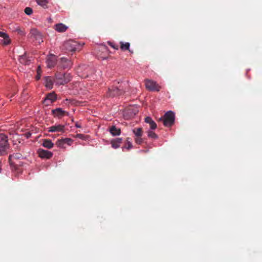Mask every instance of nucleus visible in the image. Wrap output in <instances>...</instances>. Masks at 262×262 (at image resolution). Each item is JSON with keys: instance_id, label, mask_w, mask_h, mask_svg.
I'll return each mask as SVG.
<instances>
[{"instance_id": "f257e3e1", "label": "nucleus", "mask_w": 262, "mask_h": 262, "mask_svg": "<svg viewBox=\"0 0 262 262\" xmlns=\"http://www.w3.org/2000/svg\"><path fill=\"white\" fill-rule=\"evenodd\" d=\"M125 84L124 83L120 84L118 83V85L113 86L109 88L107 96L115 97L122 95L124 92V85Z\"/></svg>"}, {"instance_id": "f03ea898", "label": "nucleus", "mask_w": 262, "mask_h": 262, "mask_svg": "<svg viewBox=\"0 0 262 262\" xmlns=\"http://www.w3.org/2000/svg\"><path fill=\"white\" fill-rule=\"evenodd\" d=\"M29 37L36 43L40 44L43 42L42 34L36 29L32 28L30 30Z\"/></svg>"}, {"instance_id": "7ed1b4c3", "label": "nucleus", "mask_w": 262, "mask_h": 262, "mask_svg": "<svg viewBox=\"0 0 262 262\" xmlns=\"http://www.w3.org/2000/svg\"><path fill=\"white\" fill-rule=\"evenodd\" d=\"M9 148L8 138L4 134H0V156L6 154Z\"/></svg>"}, {"instance_id": "20e7f679", "label": "nucleus", "mask_w": 262, "mask_h": 262, "mask_svg": "<svg viewBox=\"0 0 262 262\" xmlns=\"http://www.w3.org/2000/svg\"><path fill=\"white\" fill-rule=\"evenodd\" d=\"M55 77L57 83L60 85H64L71 80L70 75L66 73H57Z\"/></svg>"}, {"instance_id": "39448f33", "label": "nucleus", "mask_w": 262, "mask_h": 262, "mask_svg": "<svg viewBox=\"0 0 262 262\" xmlns=\"http://www.w3.org/2000/svg\"><path fill=\"white\" fill-rule=\"evenodd\" d=\"M77 47L76 42L72 40H69L65 41L61 49L63 50L68 52H74L76 50Z\"/></svg>"}, {"instance_id": "423d86ee", "label": "nucleus", "mask_w": 262, "mask_h": 262, "mask_svg": "<svg viewBox=\"0 0 262 262\" xmlns=\"http://www.w3.org/2000/svg\"><path fill=\"white\" fill-rule=\"evenodd\" d=\"M145 86L150 91L158 92L161 89V86L156 82L149 79L145 80Z\"/></svg>"}, {"instance_id": "0eeeda50", "label": "nucleus", "mask_w": 262, "mask_h": 262, "mask_svg": "<svg viewBox=\"0 0 262 262\" xmlns=\"http://www.w3.org/2000/svg\"><path fill=\"white\" fill-rule=\"evenodd\" d=\"M159 119L163 121L164 126L169 127L174 123V116H162Z\"/></svg>"}, {"instance_id": "6e6552de", "label": "nucleus", "mask_w": 262, "mask_h": 262, "mask_svg": "<svg viewBox=\"0 0 262 262\" xmlns=\"http://www.w3.org/2000/svg\"><path fill=\"white\" fill-rule=\"evenodd\" d=\"M138 113L139 109L137 105H129L125 108L123 115H137Z\"/></svg>"}, {"instance_id": "1a4fd4ad", "label": "nucleus", "mask_w": 262, "mask_h": 262, "mask_svg": "<svg viewBox=\"0 0 262 262\" xmlns=\"http://www.w3.org/2000/svg\"><path fill=\"white\" fill-rule=\"evenodd\" d=\"M38 155L41 158L50 159L53 156L52 152L48 150L40 149L38 150Z\"/></svg>"}, {"instance_id": "9d476101", "label": "nucleus", "mask_w": 262, "mask_h": 262, "mask_svg": "<svg viewBox=\"0 0 262 262\" xmlns=\"http://www.w3.org/2000/svg\"><path fill=\"white\" fill-rule=\"evenodd\" d=\"M56 58L55 55H51L47 59V64L49 68H53L56 63Z\"/></svg>"}, {"instance_id": "9b49d317", "label": "nucleus", "mask_w": 262, "mask_h": 262, "mask_svg": "<svg viewBox=\"0 0 262 262\" xmlns=\"http://www.w3.org/2000/svg\"><path fill=\"white\" fill-rule=\"evenodd\" d=\"M72 141L71 139H70L69 138H65V139H62L61 140H58L56 142V144L58 147L64 148L65 144L71 145V143H72Z\"/></svg>"}, {"instance_id": "f8f14e48", "label": "nucleus", "mask_w": 262, "mask_h": 262, "mask_svg": "<svg viewBox=\"0 0 262 262\" xmlns=\"http://www.w3.org/2000/svg\"><path fill=\"white\" fill-rule=\"evenodd\" d=\"M71 61L65 57H62L60 59L59 62V66L63 69H68L71 67Z\"/></svg>"}, {"instance_id": "ddd939ff", "label": "nucleus", "mask_w": 262, "mask_h": 262, "mask_svg": "<svg viewBox=\"0 0 262 262\" xmlns=\"http://www.w3.org/2000/svg\"><path fill=\"white\" fill-rule=\"evenodd\" d=\"M54 28L58 32H64L68 29V27L62 23H59L56 24Z\"/></svg>"}, {"instance_id": "4468645a", "label": "nucleus", "mask_w": 262, "mask_h": 262, "mask_svg": "<svg viewBox=\"0 0 262 262\" xmlns=\"http://www.w3.org/2000/svg\"><path fill=\"white\" fill-rule=\"evenodd\" d=\"M45 84L46 87L49 89H52L53 85V80L52 77L46 76L45 77Z\"/></svg>"}, {"instance_id": "2eb2a0df", "label": "nucleus", "mask_w": 262, "mask_h": 262, "mask_svg": "<svg viewBox=\"0 0 262 262\" xmlns=\"http://www.w3.org/2000/svg\"><path fill=\"white\" fill-rule=\"evenodd\" d=\"M64 126L59 124L57 125H53L49 128V132H62L63 130Z\"/></svg>"}, {"instance_id": "dca6fc26", "label": "nucleus", "mask_w": 262, "mask_h": 262, "mask_svg": "<svg viewBox=\"0 0 262 262\" xmlns=\"http://www.w3.org/2000/svg\"><path fill=\"white\" fill-rule=\"evenodd\" d=\"M145 122L149 124L150 128L151 129H155L157 127L156 123L152 120V119L150 117L148 116L146 118H145Z\"/></svg>"}, {"instance_id": "f3484780", "label": "nucleus", "mask_w": 262, "mask_h": 262, "mask_svg": "<svg viewBox=\"0 0 262 262\" xmlns=\"http://www.w3.org/2000/svg\"><path fill=\"white\" fill-rule=\"evenodd\" d=\"M19 61L23 64L27 65L30 63V60L28 58L26 54H25L19 56Z\"/></svg>"}, {"instance_id": "a211bd4d", "label": "nucleus", "mask_w": 262, "mask_h": 262, "mask_svg": "<svg viewBox=\"0 0 262 262\" xmlns=\"http://www.w3.org/2000/svg\"><path fill=\"white\" fill-rule=\"evenodd\" d=\"M122 142L121 138H117L115 140H113L111 141L112 146L116 149L120 146V144Z\"/></svg>"}, {"instance_id": "6ab92c4d", "label": "nucleus", "mask_w": 262, "mask_h": 262, "mask_svg": "<svg viewBox=\"0 0 262 262\" xmlns=\"http://www.w3.org/2000/svg\"><path fill=\"white\" fill-rule=\"evenodd\" d=\"M42 145L48 149H51L53 147L54 144L49 139L44 140Z\"/></svg>"}, {"instance_id": "aec40b11", "label": "nucleus", "mask_w": 262, "mask_h": 262, "mask_svg": "<svg viewBox=\"0 0 262 262\" xmlns=\"http://www.w3.org/2000/svg\"><path fill=\"white\" fill-rule=\"evenodd\" d=\"M51 111L53 115H64L66 113L68 114V113H66L65 111H63L60 108L52 109Z\"/></svg>"}, {"instance_id": "412c9836", "label": "nucleus", "mask_w": 262, "mask_h": 262, "mask_svg": "<svg viewBox=\"0 0 262 262\" xmlns=\"http://www.w3.org/2000/svg\"><path fill=\"white\" fill-rule=\"evenodd\" d=\"M110 133L113 136L119 135L121 133L120 129L116 128L115 126H113L110 128Z\"/></svg>"}, {"instance_id": "4be33fe9", "label": "nucleus", "mask_w": 262, "mask_h": 262, "mask_svg": "<svg viewBox=\"0 0 262 262\" xmlns=\"http://www.w3.org/2000/svg\"><path fill=\"white\" fill-rule=\"evenodd\" d=\"M46 97L49 100H51V101H52V102L55 101L57 98L56 95L54 92H52L48 94Z\"/></svg>"}, {"instance_id": "5701e85b", "label": "nucleus", "mask_w": 262, "mask_h": 262, "mask_svg": "<svg viewBox=\"0 0 262 262\" xmlns=\"http://www.w3.org/2000/svg\"><path fill=\"white\" fill-rule=\"evenodd\" d=\"M133 133L136 137L142 136L143 135V130L141 127L135 128L133 129Z\"/></svg>"}, {"instance_id": "b1692460", "label": "nucleus", "mask_w": 262, "mask_h": 262, "mask_svg": "<svg viewBox=\"0 0 262 262\" xmlns=\"http://www.w3.org/2000/svg\"><path fill=\"white\" fill-rule=\"evenodd\" d=\"M130 44L129 42L124 43L120 42V48L122 50H128L129 48Z\"/></svg>"}, {"instance_id": "393cba45", "label": "nucleus", "mask_w": 262, "mask_h": 262, "mask_svg": "<svg viewBox=\"0 0 262 262\" xmlns=\"http://www.w3.org/2000/svg\"><path fill=\"white\" fill-rule=\"evenodd\" d=\"M38 5L45 8L48 3V0H36Z\"/></svg>"}, {"instance_id": "a878e982", "label": "nucleus", "mask_w": 262, "mask_h": 262, "mask_svg": "<svg viewBox=\"0 0 262 262\" xmlns=\"http://www.w3.org/2000/svg\"><path fill=\"white\" fill-rule=\"evenodd\" d=\"M147 135H148V137L152 138V139H157L158 137L157 135L155 132H154L151 130H148L147 132Z\"/></svg>"}, {"instance_id": "bb28decb", "label": "nucleus", "mask_w": 262, "mask_h": 262, "mask_svg": "<svg viewBox=\"0 0 262 262\" xmlns=\"http://www.w3.org/2000/svg\"><path fill=\"white\" fill-rule=\"evenodd\" d=\"M21 155L20 154H18V153H16V154H14L12 155H10L9 156V160H12L13 159H20L21 157Z\"/></svg>"}, {"instance_id": "cd10ccee", "label": "nucleus", "mask_w": 262, "mask_h": 262, "mask_svg": "<svg viewBox=\"0 0 262 262\" xmlns=\"http://www.w3.org/2000/svg\"><path fill=\"white\" fill-rule=\"evenodd\" d=\"M4 41L3 43L5 45H8L10 43V39L9 38V36L6 34V36L3 37Z\"/></svg>"}, {"instance_id": "c85d7f7f", "label": "nucleus", "mask_w": 262, "mask_h": 262, "mask_svg": "<svg viewBox=\"0 0 262 262\" xmlns=\"http://www.w3.org/2000/svg\"><path fill=\"white\" fill-rule=\"evenodd\" d=\"M142 136L136 137L135 138V142L138 144H141L143 142V140L141 138Z\"/></svg>"}, {"instance_id": "c756f323", "label": "nucleus", "mask_w": 262, "mask_h": 262, "mask_svg": "<svg viewBox=\"0 0 262 262\" xmlns=\"http://www.w3.org/2000/svg\"><path fill=\"white\" fill-rule=\"evenodd\" d=\"M53 102L51 101V100L47 99L46 97L44 99V100L42 101V103L45 106H48L50 105Z\"/></svg>"}, {"instance_id": "7c9ffc66", "label": "nucleus", "mask_w": 262, "mask_h": 262, "mask_svg": "<svg viewBox=\"0 0 262 262\" xmlns=\"http://www.w3.org/2000/svg\"><path fill=\"white\" fill-rule=\"evenodd\" d=\"M25 12L26 14L29 15L32 13L33 11L30 7H26L25 9Z\"/></svg>"}, {"instance_id": "2f4dec72", "label": "nucleus", "mask_w": 262, "mask_h": 262, "mask_svg": "<svg viewBox=\"0 0 262 262\" xmlns=\"http://www.w3.org/2000/svg\"><path fill=\"white\" fill-rule=\"evenodd\" d=\"M108 44L113 48L118 50V46L116 45L114 42L108 41Z\"/></svg>"}, {"instance_id": "473e14b6", "label": "nucleus", "mask_w": 262, "mask_h": 262, "mask_svg": "<svg viewBox=\"0 0 262 262\" xmlns=\"http://www.w3.org/2000/svg\"><path fill=\"white\" fill-rule=\"evenodd\" d=\"M31 133L30 132H27L24 134L25 136L26 137V138L28 139L31 136Z\"/></svg>"}, {"instance_id": "72a5a7b5", "label": "nucleus", "mask_w": 262, "mask_h": 262, "mask_svg": "<svg viewBox=\"0 0 262 262\" xmlns=\"http://www.w3.org/2000/svg\"><path fill=\"white\" fill-rule=\"evenodd\" d=\"M17 31L18 32V33L21 35H25V32L24 31L20 30V29H17Z\"/></svg>"}, {"instance_id": "f704fd0d", "label": "nucleus", "mask_w": 262, "mask_h": 262, "mask_svg": "<svg viewBox=\"0 0 262 262\" xmlns=\"http://www.w3.org/2000/svg\"><path fill=\"white\" fill-rule=\"evenodd\" d=\"M87 110H88L87 108L83 107V113L91 114L90 112L87 111Z\"/></svg>"}, {"instance_id": "c9c22d12", "label": "nucleus", "mask_w": 262, "mask_h": 262, "mask_svg": "<svg viewBox=\"0 0 262 262\" xmlns=\"http://www.w3.org/2000/svg\"><path fill=\"white\" fill-rule=\"evenodd\" d=\"M164 115H174V112H173L171 111H167L166 113H165Z\"/></svg>"}, {"instance_id": "e433bc0d", "label": "nucleus", "mask_w": 262, "mask_h": 262, "mask_svg": "<svg viewBox=\"0 0 262 262\" xmlns=\"http://www.w3.org/2000/svg\"><path fill=\"white\" fill-rule=\"evenodd\" d=\"M5 36H6V33L0 31V37L3 38Z\"/></svg>"}, {"instance_id": "4c0bfd02", "label": "nucleus", "mask_w": 262, "mask_h": 262, "mask_svg": "<svg viewBox=\"0 0 262 262\" xmlns=\"http://www.w3.org/2000/svg\"><path fill=\"white\" fill-rule=\"evenodd\" d=\"M82 138H83V140H86L88 138V135L85 136V135H83Z\"/></svg>"}, {"instance_id": "58836bf2", "label": "nucleus", "mask_w": 262, "mask_h": 262, "mask_svg": "<svg viewBox=\"0 0 262 262\" xmlns=\"http://www.w3.org/2000/svg\"><path fill=\"white\" fill-rule=\"evenodd\" d=\"M132 143L130 142H128L127 148L130 149V148H132Z\"/></svg>"}, {"instance_id": "ea45409f", "label": "nucleus", "mask_w": 262, "mask_h": 262, "mask_svg": "<svg viewBox=\"0 0 262 262\" xmlns=\"http://www.w3.org/2000/svg\"><path fill=\"white\" fill-rule=\"evenodd\" d=\"M40 74H37V75L36 76V79L37 80H38L40 79Z\"/></svg>"}, {"instance_id": "a19ab883", "label": "nucleus", "mask_w": 262, "mask_h": 262, "mask_svg": "<svg viewBox=\"0 0 262 262\" xmlns=\"http://www.w3.org/2000/svg\"><path fill=\"white\" fill-rule=\"evenodd\" d=\"M40 67H38V70H37V74H40Z\"/></svg>"}, {"instance_id": "79ce46f5", "label": "nucleus", "mask_w": 262, "mask_h": 262, "mask_svg": "<svg viewBox=\"0 0 262 262\" xmlns=\"http://www.w3.org/2000/svg\"><path fill=\"white\" fill-rule=\"evenodd\" d=\"M70 102L72 104H75L76 103V101L75 100H71V101H70Z\"/></svg>"}, {"instance_id": "37998d69", "label": "nucleus", "mask_w": 262, "mask_h": 262, "mask_svg": "<svg viewBox=\"0 0 262 262\" xmlns=\"http://www.w3.org/2000/svg\"><path fill=\"white\" fill-rule=\"evenodd\" d=\"M77 136H78L80 138H82V135H81V134H77Z\"/></svg>"}, {"instance_id": "c03bdc74", "label": "nucleus", "mask_w": 262, "mask_h": 262, "mask_svg": "<svg viewBox=\"0 0 262 262\" xmlns=\"http://www.w3.org/2000/svg\"><path fill=\"white\" fill-rule=\"evenodd\" d=\"M76 126H77V127H80V125H78L77 124H76Z\"/></svg>"}, {"instance_id": "a18cd8bd", "label": "nucleus", "mask_w": 262, "mask_h": 262, "mask_svg": "<svg viewBox=\"0 0 262 262\" xmlns=\"http://www.w3.org/2000/svg\"><path fill=\"white\" fill-rule=\"evenodd\" d=\"M50 114V113H49V112H48V113H47V112H46V115H47V114Z\"/></svg>"}, {"instance_id": "49530a36", "label": "nucleus", "mask_w": 262, "mask_h": 262, "mask_svg": "<svg viewBox=\"0 0 262 262\" xmlns=\"http://www.w3.org/2000/svg\"><path fill=\"white\" fill-rule=\"evenodd\" d=\"M102 48H103L104 49H106V48H105V46L103 47Z\"/></svg>"}]
</instances>
